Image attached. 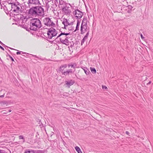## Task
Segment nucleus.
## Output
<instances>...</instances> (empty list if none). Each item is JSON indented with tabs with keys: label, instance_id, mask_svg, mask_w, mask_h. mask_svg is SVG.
Masks as SVG:
<instances>
[{
	"label": "nucleus",
	"instance_id": "1",
	"mask_svg": "<svg viewBox=\"0 0 153 153\" xmlns=\"http://www.w3.org/2000/svg\"><path fill=\"white\" fill-rule=\"evenodd\" d=\"M7 7L8 8H7V10L9 11H11V13L20 14L22 13L23 11L21 4L18 2H10L8 3Z\"/></svg>",
	"mask_w": 153,
	"mask_h": 153
},
{
	"label": "nucleus",
	"instance_id": "2",
	"mask_svg": "<svg viewBox=\"0 0 153 153\" xmlns=\"http://www.w3.org/2000/svg\"><path fill=\"white\" fill-rule=\"evenodd\" d=\"M27 11L29 14L35 17L43 16L45 14L44 9L41 6H32Z\"/></svg>",
	"mask_w": 153,
	"mask_h": 153
},
{
	"label": "nucleus",
	"instance_id": "3",
	"mask_svg": "<svg viewBox=\"0 0 153 153\" xmlns=\"http://www.w3.org/2000/svg\"><path fill=\"white\" fill-rule=\"evenodd\" d=\"M69 34H70V33L61 32L55 39V40L56 42L58 41L63 44L68 46L69 45L70 42L67 36Z\"/></svg>",
	"mask_w": 153,
	"mask_h": 153
},
{
	"label": "nucleus",
	"instance_id": "4",
	"mask_svg": "<svg viewBox=\"0 0 153 153\" xmlns=\"http://www.w3.org/2000/svg\"><path fill=\"white\" fill-rule=\"evenodd\" d=\"M30 30L36 31L40 28L42 25L40 20L38 18H34L30 20Z\"/></svg>",
	"mask_w": 153,
	"mask_h": 153
},
{
	"label": "nucleus",
	"instance_id": "5",
	"mask_svg": "<svg viewBox=\"0 0 153 153\" xmlns=\"http://www.w3.org/2000/svg\"><path fill=\"white\" fill-rule=\"evenodd\" d=\"M57 31L53 27H51L48 29L47 31L48 38L51 39L53 37L56 36L57 34Z\"/></svg>",
	"mask_w": 153,
	"mask_h": 153
},
{
	"label": "nucleus",
	"instance_id": "6",
	"mask_svg": "<svg viewBox=\"0 0 153 153\" xmlns=\"http://www.w3.org/2000/svg\"><path fill=\"white\" fill-rule=\"evenodd\" d=\"M52 18L49 17L45 18L43 19V22L45 25L47 26L54 27L55 24L53 23Z\"/></svg>",
	"mask_w": 153,
	"mask_h": 153
},
{
	"label": "nucleus",
	"instance_id": "7",
	"mask_svg": "<svg viewBox=\"0 0 153 153\" xmlns=\"http://www.w3.org/2000/svg\"><path fill=\"white\" fill-rule=\"evenodd\" d=\"M62 24L64 25V29H66V27L68 26H71V28H68V29L69 30H74V27L73 26L72 27V23H72L71 22L70 23L68 21V20L65 19V18H63V21L62 22Z\"/></svg>",
	"mask_w": 153,
	"mask_h": 153
},
{
	"label": "nucleus",
	"instance_id": "8",
	"mask_svg": "<svg viewBox=\"0 0 153 153\" xmlns=\"http://www.w3.org/2000/svg\"><path fill=\"white\" fill-rule=\"evenodd\" d=\"M27 3L29 7H32L33 5H39L40 4L39 0H28Z\"/></svg>",
	"mask_w": 153,
	"mask_h": 153
},
{
	"label": "nucleus",
	"instance_id": "9",
	"mask_svg": "<svg viewBox=\"0 0 153 153\" xmlns=\"http://www.w3.org/2000/svg\"><path fill=\"white\" fill-rule=\"evenodd\" d=\"M73 13L76 17H77V19H78L81 18L83 15V13L78 9L74 11Z\"/></svg>",
	"mask_w": 153,
	"mask_h": 153
},
{
	"label": "nucleus",
	"instance_id": "10",
	"mask_svg": "<svg viewBox=\"0 0 153 153\" xmlns=\"http://www.w3.org/2000/svg\"><path fill=\"white\" fill-rule=\"evenodd\" d=\"M62 10L64 13L66 15H70L71 13V10L69 7L65 6L62 7Z\"/></svg>",
	"mask_w": 153,
	"mask_h": 153
},
{
	"label": "nucleus",
	"instance_id": "11",
	"mask_svg": "<svg viewBox=\"0 0 153 153\" xmlns=\"http://www.w3.org/2000/svg\"><path fill=\"white\" fill-rule=\"evenodd\" d=\"M74 72V70L70 69L62 72V74L65 76L72 74Z\"/></svg>",
	"mask_w": 153,
	"mask_h": 153
},
{
	"label": "nucleus",
	"instance_id": "12",
	"mask_svg": "<svg viewBox=\"0 0 153 153\" xmlns=\"http://www.w3.org/2000/svg\"><path fill=\"white\" fill-rule=\"evenodd\" d=\"M88 30V27L81 26L80 31L81 34H83Z\"/></svg>",
	"mask_w": 153,
	"mask_h": 153
},
{
	"label": "nucleus",
	"instance_id": "13",
	"mask_svg": "<svg viewBox=\"0 0 153 153\" xmlns=\"http://www.w3.org/2000/svg\"><path fill=\"white\" fill-rule=\"evenodd\" d=\"M74 81L72 80H70L69 81L65 82L66 86L68 88H70V86L72 85L74 83Z\"/></svg>",
	"mask_w": 153,
	"mask_h": 153
},
{
	"label": "nucleus",
	"instance_id": "14",
	"mask_svg": "<svg viewBox=\"0 0 153 153\" xmlns=\"http://www.w3.org/2000/svg\"><path fill=\"white\" fill-rule=\"evenodd\" d=\"M67 67V65L66 64L61 65L58 69V72H61L62 74V72L64 69Z\"/></svg>",
	"mask_w": 153,
	"mask_h": 153
},
{
	"label": "nucleus",
	"instance_id": "15",
	"mask_svg": "<svg viewBox=\"0 0 153 153\" xmlns=\"http://www.w3.org/2000/svg\"><path fill=\"white\" fill-rule=\"evenodd\" d=\"M87 17H84L82 21L81 26L88 27L87 26Z\"/></svg>",
	"mask_w": 153,
	"mask_h": 153
},
{
	"label": "nucleus",
	"instance_id": "16",
	"mask_svg": "<svg viewBox=\"0 0 153 153\" xmlns=\"http://www.w3.org/2000/svg\"><path fill=\"white\" fill-rule=\"evenodd\" d=\"M80 23V21L78 20L77 21V24L76 27V29L74 30V31H76V30H79V26Z\"/></svg>",
	"mask_w": 153,
	"mask_h": 153
},
{
	"label": "nucleus",
	"instance_id": "17",
	"mask_svg": "<svg viewBox=\"0 0 153 153\" xmlns=\"http://www.w3.org/2000/svg\"><path fill=\"white\" fill-rule=\"evenodd\" d=\"M68 66L69 68L71 67L72 68V69H73V70H74V71H75V67L74 64H69L68 65Z\"/></svg>",
	"mask_w": 153,
	"mask_h": 153
},
{
	"label": "nucleus",
	"instance_id": "18",
	"mask_svg": "<svg viewBox=\"0 0 153 153\" xmlns=\"http://www.w3.org/2000/svg\"><path fill=\"white\" fill-rule=\"evenodd\" d=\"M32 152H33L32 153H44V152L43 151L39 150L36 151L33 150Z\"/></svg>",
	"mask_w": 153,
	"mask_h": 153
},
{
	"label": "nucleus",
	"instance_id": "19",
	"mask_svg": "<svg viewBox=\"0 0 153 153\" xmlns=\"http://www.w3.org/2000/svg\"><path fill=\"white\" fill-rule=\"evenodd\" d=\"M83 69L84 70L85 73L87 75L89 74L90 72L88 69L86 68L85 69Z\"/></svg>",
	"mask_w": 153,
	"mask_h": 153
},
{
	"label": "nucleus",
	"instance_id": "20",
	"mask_svg": "<svg viewBox=\"0 0 153 153\" xmlns=\"http://www.w3.org/2000/svg\"><path fill=\"white\" fill-rule=\"evenodd\" d=\"M75 149L78 153H82L81 152V149L79 147L77 146H76L75 147Z\"/></svg>",
	"mask_w": 153,
	"mask_h": 153
},
{
	"label": "nucleus",
	"instance_id": "21",
	"mask_svg": "<svg viewBox=\"0 0 153 153\" xmlns=\"http://www.w3.org/2000/svg\"><path fill=\"white\" fill-rule=\"evenodd\" d=\"M90 69L92 73L93 74H95L96 73V71L95 68L90 67Z\"/></svg>",
	"mask_w": 153,
	"mask_h": 153
},
{
	"label": "nucleus",
	"instance_id": "22",
	"mask_svg": "<svg viewBox=\"0 0 153 153\" xmlns=\"http://www.w3.org/2000/svg\"><path fill=\"white\" fill-rule=\"evenodd\" d=\"M59 4L61 5H65V2L63 0H59Z\"/></svg>",
	"mask_w": 153,
	"mask_h": 153
},
{
	"label": "nucleus",
	"instance_id": "23",
	"mask_svg": "<svg viewBox=\"0 0 153 153\" xmlns=\"http://www.w3.org/2000/svg\"><path fill=\"white\" fill-rule=\"evenodd\" d=\"M89 34V31H88L86 35L85 36L83 39H84L85 40L87 39L88 38V36Z\"/></svg>",
	"mask_w": 153,
	"mask_h": 153
},
{
	"label": "nucleus",
	"instance_id": "24",
	"mask_svg": "<svg viewBox=\"0 0 153 153\" xmlns=\"http://www.w3.org/2000/svg\"><path fill=\"white\" fill-rule=\"evenodd\" d=\"M89 34V31H88L86 35L85 36L83 39H84L85 40L87 39L88 38V36Z\"/></svg>",
	"mask_w": 153,
	"mask_h": 153
},
{
	"label": "nucleus",
	"instance_id": "25",
	"mask_svg": "<svg viewBox=\"0 0 153 153\" xmlns=\"http://www.w3.org/2000/svg\"><path fill=\"white\" fill-rule=\"evenodd\" d=\"M33 151V150H29L28 149H26L25 150V151L24 153H32V152Z\"/></svg>",
	"mask_w": 153,
	"mask_h": 153
},
{
	"label": "nucleus",
	"instance_id": "26",
	"mask_svg": "<svg viewBox=\"0 0 153 153\" xmlns=\"http://www.w3.org/2000/svg\"><path fill=\"white\" fill-rule=\"evenodd\" d=\"M19 139H23V142L24 143L25 141V139H24L23 135H20L19 136Z\"/></svg>",
	"mask_w": 153,
	"mask_h": 153
},
{
	"label": "nucleus",
	"instance_id": "27",
	"mask_svg": "<svg viewBox=\"0 0 153 153\" xmlns=\"http://www.w3.org/2000/svg\"><path fill=\"white\" fill-rule=\"evenodd\" d=\"M0 43L1 45H4V46H5V45L4 44H3V43H2V42L1 41H0ZM6 46V47H7V48H10V49H11L14 50V49H13V48H10L8 47H7V46Z\"/></svg>",
	"mask_w": 153,
	"mask_h": 153
},
{
	"label": "nucleus",
	"instance_id": "28",
	"mask_svg": "<svg viewBox=\"0 0 153 153\" xmlns=\"http://www.w3.org/2000/svg\"><path fill=\"white\" fill-rule=\"evenodd\" d=\"M85 41V40L83 39L82 40L81 42V45H82V44L84 43Z\"/></svg>",
	"mask_w": 153,
	"mask_h": 153
},
{
	"label": "nucleus",
	"instance_id": "29",
	"mask_svg": "<svg viewBox=\"0 0 153 153\" xmlns=\"http://www.w3.org/2000/svg\"><path fill=\"white\" fill-rule=\"evenodd\" d=\"M21 52H22L23 54L25 53L23 52L22 51H20V52L18 51L16 52V54L17 55L20 54L21 53Z\"/></svg>",
	"mask_w": 153,
	"mask_h": 153
},
{
	"label": "nucleus",
	"instance_id": "30",
	"mask_svg": "<svg viewBox=\"0 0 153 153\" xmlns=\"http://www.w3.org/2000/svg\"><path fill=\"white\" fill-rule=\"evenodd\" d=\"M20 19L22 20V21L23 18V16L22 15H20ZM24 19H25V18H24Z\"/></svg>",
	"mask_w": 153,
	"mask_h": 153
},
{
	"label": "nucleus",
	"instance_id": "31",
	"mask_svg": "<svg viewBox=\"0 0 153 153\" xmlns=\"http://www.w3.org/2000/svg\"><path fill=\"white\" fill-rule=\"evenodd\" d=\"M2 103L3 105L7 104V102L5 101H3L2 102Z\"/></svg>",
	"mask_w": 153,
	"mask_h": 153
},
{
	"label": "nucleus",
	"instance_id": "32",
	"mask_svg": "<svg viewBox=\"0 0 153 153\" xmlns=\"http://www.w3.org/2000/svg\"><path fill=\"white\" fill-rule=\"evenodd\" d=\"M9 57H10V58L11 59V60L13 61H14L13 59L11 56H10Z\"/></svg>",
	"mask_w": 153,
	"mask_h": 153
},
{
	"label": "nucleus",
	"instance_id": "33",
	"mask_svg": "<svg viewBox=\"0 0 153 153\" xmlns=\"http://www.w3.org/2000/svg\"><path fill=\"white\" fill-rule=\"evenodd\" d=\"M102 88L103 89H106L107 88V87L105 86H102Z\"/></svg>",
	"mask_w": 153,
	"mask_h": 153
},
{
	"label": "nucleus",
	"instance_id": "34",
	"mask_svg": "<svg viewBox=\"0 0 153 153\" xmlns=\"http://www.w3.org/2000/svg\"><path fill=\"white\" fill-rule=\"evenodd\" d=\"M126 133L129 136H130L129 135V132L128 131H126Z\"/></svg>",
	"mask_w": 153,
	"mask_h": 153
},
{
	"label": "nucleus",
	"instance_id": "35",
	"mask_svg": "<svg viewBox=\"0 0 153 153\" xmlns=\"http://www.w3.org/2000/svg\"><path fill=\"white\" fill-rule=\"evenodd\" d=\"M0 48L3 51L4 50V48L3 47H2V46H1L0 45Z\"/></svg>",
	"mask_w": 153,
	"mask_h": 153
},
{
	"label": "nucleus",
	"instance_id": "36",
	"mask_svg": "<svg viewBox=\"0 0 153 153\" xmlns=\"http://www.w3.org/2000/svg\"><path fill=\"white\" fill-rule=\"evenodd\" d=\"M140 36H141V38L142 39H143L144 38V37H143V36L142 34L141 33L140 34Z\"/></svg>",
	"mask_w": 153,
	"mask_h": 153
},
{
	"label": "nucleus",
	"instance_id": "37",
	"mask_svg": "<svg viewBox=\"0 0 153 153\" xmlns=\"http://www.w3.org/2000/svg\"><path fill=\"white\" fill-rule=\"evenodd\" d=\"M4 94L3 95H1V96H0V97L1 98H2V97H4Z\"/></svg>",
	"mask_w": 153,
	"mask_h": 153
},
{
	"label": "nucleus",
	"instance_id": "38",
	"mask_svg": "<svg viewBox=\"0 0 153 153\" xmlns=\"http://www.w3.org/2000/svg\"><path fill=\"white\" fill-rule=\"evenodd\" d=\"M1 153H5V152L4 151V150H3Z\"/></svg>",
	"mask_w": 153,
	"mask_h": 153
},
{
	"label": "nucleus",
	"instance_id": "39",
	"mask_svg": "<svg viewBox=\"0 0 153 153\" xmlns=\"http://www.w3.org/2000/svg\"><path fill=\"white\" fill-rule=\"evenodd\" d=\"M33 56H34V57H36L37 58H39V57H38L37 56H36V55H33Z\"/></svg>",
	"mask_w": 153,
	"mask_h": 153
},
{
	"label": "nucleus",
	"instance_id": "40",
	"mask_svg": "<svg viewBox=\"0 0 153 153\" xmlns=\"http://www.w3.org/2000/svg\"><path fill=\"white\" fill-rule=\"evenodd\" d=\"M151 83V81H150L147 84L148 85V84H150Z\"/></svg>",
	"mask_w": 153,
	"mask_h": 153
},
{
	"label": "nucleus",
	"instance_id": "41",
	"mask_svg": "<svg viewBox=\"0 0 153 153\" xmlns=\"http://www.w3.org/2000/svg\"><path fill=\"white\" fill-rule=\"evenodd\" d=\"M8 110L9 111V112H10L11 111V110Z\"/></svg>",
	"mask_w": 153,
	"mask_h": 153
},
{
	"label": "nucleus",
	"instance_id": "42",
	"mask_svg": "<svg viewBox=\"0 0 153 153\" xmlns=\"http://www.w3.org/2000/svg\"><path fill=\"white\" fill-rule=\"evenodd\" d=\"M2 151V150H0V153H1Z\"/></svg>",
	"mask_w": 153,
	"mask_h": 153
},
{
	"label": "nucleus",
	"instance_id": "43",
	"mask_svg": "<svg viewBox=\"0 0 153 153\" xmlns=\"http://www.w3.org/2000/svg\"><path fill=\"white\" fill-rule=\"evenodd\" d=\"M126 0H122V1H126Z\"/></svg>",
	"mask_w": 153,
	"mask_h": 153
},
{
	"label": "nucleus",
	"instance_id": "44",
	"mask_svg": "<svg viewBox=\"0 0 153 153\" xmlns=\"http://www.w3.org/2000/svg\"><path fill=\"white\" fill-rule=\"evenodd\" d=\"M69 4L72 7V6L71 5V4Z\"/></svg>",
	"mask_w": 153,
	"mask_h": 153
},
{
	"label": "nucleus",
	"instance_id": "45",
	"mask_svg": "<svg viewBox=\"0 0 153 153\" xmlns=\"http://www.w3.org/2000/svg\"><path fill=\"white\" fill-rule=\"evenodd\" d=\"M70 47H72V45H71L70 46Z\"/></svg>",
	"mask_w": 153,
	"mask_h": 153
},
{
	"label": "nucleus",
	"instance_id": "46",
	"mask_svg": "<svg viewBox=\"0 0 153 153\" xmlns=\"http://www.w3.org/2000/svg\"><path fill=\"white\" fill-rule=\"evenodd\" d=\"M5 113V114H6V113Z\"/></svg>",
	"mask_w": 153,
	"mask_h": 153
},
{
	"label": "nucleus",
	"instance_id": "47",
	"mask_svg": "<svg viewBox=\"0 0 153 153\" xmlns=\"http://www.w3.org/2000/svg\"><path fill=\"white\" fill-rule=\"evenodd\" d=\"M129 7H131V6H129Z\"/></svg>",
	"mask_w": 153,
	"mask_h": 153
},
{
	"label": "nucleus",
	"instance_id": "48",
	"mask_svg": "<svg viewBox=\"0 0 153 153\" xmlns=\"http://www.w3.org/2000/svg\"><path fill=\"white\" fill-rule=\"evenodd\" d=\"M1 0H0V1H1Z\"/></svg>",
	"mask_w": 153,
	"mask_h": 153
}]
</instances>
